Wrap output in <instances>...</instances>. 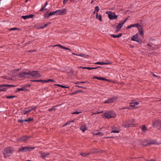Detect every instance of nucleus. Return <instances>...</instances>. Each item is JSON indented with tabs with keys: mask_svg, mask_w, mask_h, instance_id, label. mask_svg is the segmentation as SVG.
I'll return each mask as SVG.
<instances>
[{
	"mask_svg": "<svg viewBox=\"0 0 161 161\" xmlns=\"http://www.w3.org/2000/svg\"><path fill=\"white\" fill-rule=\"evenodd\" d=\"M28 75H31L36 78H39L41 76V75L37 71L21 72V78L23 77H29Z\"/></svg>",
	"mask_w": 161,
	"mask_h": 161,
	"instance_id": "nucleus-1",
	"label": "nucleus"
},
{
	"mask_svg": "<svg viewBox=\"0 0 161 161\" xmlns=\"http://www.w3.org/2000/svg\"><path fill=\"white\" fill-rule=\"evenodd\" d=\"M14 151V148L12 147H8L4 149L2 152L6 158L10 156L13 153Z\"/></svg>",
	"mask_w": 161,
	"mask_h": 161,
	"instance_id": "nucleus-2",
	"label": "nucleus"
},
{
	"mask_svg": "<svg viewBox=\"0 0 161 161\" xmlns=\"http://www.w3.org/2000/svg\"><path fill=\"white\" fill-rule=\"evenodd\" d=\"M104 116L106 118L109 119L115 118L116 116V114L114 111H109L104 113Z\"/></svg>",
	"mask_w": 161,
	"mask_h": 161,
	"instance_id": "nucleus-3",
	"label": "nucleus"
},
{
	"mask_svg": "<svg viewBox=\"0 0 161 161\" xmlns=\"http://www.w3.org/2000/svg\"><path fill=\"white\" fill-rule=\"evenodd\" d=\"M153 127L158 128L161 130V120L159 119L155 120L153 123Z\"/></svg>",
	"mask_w": 161,
	"mask_h": 161,
	"instance_id": "nucleus-4",
	"label": "nucleus"
},
{
	"mask_svg": "<svg viewBox=\"0 0 161 161\" xmlns=\"http://www.w3.org/2000/svg\"><path fill=\"white\" fill-rule=\"evenodd\" d=\"M35 147H32L28 146L21 147V152H25L31 151Z\"/></svg>",
	"mask_w": 161,
	"mask_h": 161,
	"instance_id": "nucleus-5",
	"label": "nucleus"
},
{
	"mask_svg": "<svg viewBox=\"0 0 161 161\" xmlns=\"http://www.w3.org/2000/svg\"><path fill=\"white\" fill-rule=\"evenodd\" d=\"M106 14H108V18L111 19H115L117 18V16L114 13L109 12H107Z\"/></svg>",
	"mask_w": 161,
	"mask_h": 161,
	"instance_id": "nucleus-6",
	"label": "nucleus"
},
{
	"mask_svg": "<svg viewBox=\"0 0 161 161\" xmlns=\"http://www.w3.org/2000/svg\"><path fill=\"white\" fill-rule=\"evenodd\" d=\"M36 108V106L30 107L25 111H23L22 110H21V113H22V114H25L26 113L31 112L32 110H35Z\"/></svg>",
	"mask_w": 161,
	"mask_h": 161,
	"instance_id": "nucleus-7",
	"label": "nucleus"
},
{
	"mask_svg": "<svg viewBox=\"0 0 161 161\" xmlns=\"http://www.w3.org/2000/svg\"><path fill=\"white\" fill-rule=\"evenodd\" d=\"M117 97H113L108 98L106 100V101H104V103H112L114 102L117 99Z\"/></svg>",
	"mask_w": 161,
	"mask_h": 161,
	"instance_id": "nucleus-8",
	"label": "nucleus"
},
{
	"mask_svg": "<svg viewBox=\"0 0 161 161\" xmlns=\"http://www.w3.org/2000/svg\"><path fill=\"white\" fill-rule=\"evenodd\" d=\"M56 15H63L66 13V9L65 8H63L61 9H58L56 11Z\"/></svg>",
	"mask_w": 161,
	"mask_h": 161,
	"instance_id": "nucleus-9",
	"label": "nucleus"
},
{
	"mask_svg": "<svg viewBox=\"0 0 161 161\" xmlns=\"http://www.w3.org/2000/svg\"><path fill=\"white\" fill-rule=\"evenodd\" d=\"M135 125L134 124H131L128 121L124 123L123 124V126L125 128L130 127Z\"/></svg>",
	"mask_w": 161,
	"mask_h": 161,
	"instance_id": "nucleus-10",
	"label": "nucleus"
},
{
	"mask_svg": "<svg viewBox=\"0 0 161 161\" xmlns=\"http://www.w3.org/2000/svg\"><path fill=\"white\" fill-rule=\"evenodd\" d=\"M39 154L41 157L43 158H45L50 154L48 152L45 153L42 151L39 152Z\"/></svg>",
	"mask_w": 161,
	"mask_h": 161,
	"instance_id": "nucleus-11",
	"label": "nucleus"
},
{
	"mask_svg": "<svg viewBox=\"0 0 161 161\" xmlns=\"http://www.w3.org/2000/svg\"><path fill=\"white\" fill-rule=\"evenodd\" d=\"M131 39L132 41H135L139 42V40L138 39V34L136 33V34L132 36L131 37Z\"/></svg>",
	"mask_w": 161,
	"mask_h": 161,
	"instance_id": "nucleus-12",
	"label": "nucleus"
},
{
	"mask_svg": "<svg viewBox=\"0 0 161 161\" xmlns=\"http://www.w3.org/2000/svg\"><path fill=\"white\" fill-rule=\"evenodd\" d=\"M34 15L33 14H30L29 15H23L21 16V18L23 19H28L32 18L34 16Z\"/></svg>",
	"mask_w": 161,
	"mask_h": 161,
	"instance_id": "nucleus-13",
	"label": "nucleus"
},
{
	"mask_svg": "<svg viewBox=\"0 0 161 161\" xmlns=\"http://www.w3.org/2000/svg\"><path fill=\"white\" fill-rule=\"evenodd\" d=\"M140 27V25L138 23L132 25H130L127 28V29H130L133 27H136L138 28Z\"/></svg>",
	"mask_w": 161,
	"mask_h": 161,
	"instance_id": "nucleus-14",
	"label": "nucleus"
},
{
	"mask_svg": "<svg viewBox=\"0 0 161 161\" xmlns=\"http://www.w3.org/2000/svg\"><path fill=\"white\" fill-rule=\"evenodd\" d=\"M126 20L125 21H123L122 23L119 24L116 27L117 29L118 30L120 29L122 27L123 25L125 23Z\"/></svg>",
	"mask_w": 161,
	"mask_h": 161,
	"instance_id": "nucleus-15",
	"label": "nucleus"
},
{
	"mask_svg": "<svg viewBox=\"0 0 161 161\" xmlns=\"http://www.w3.org/2000/svg\"><path fill=\"white\" fill-rule=\"evenodd\" d=\"M137 28L141 36H142L143 35V28H142L141 26L140 25V27H139Z\"/></svg>",
	"mask_w": 161,
	"mask_h": 161,
	"instance_id": "nucleus-16",
	"label": "nucleus"
},
{
	"mask_svg": "<svg viewBox=\"0 0 161 161\" xmlns=\"http://www.w3.org/2000/svg\"><path fill=\"white\" fill-rule=\"evenodd\" d=\"M33 118H30L28 119H26L25 120H21V122H30V121H33Z\"/></svg>",
	"mask_w": 161,
	"mask_h": 161,
	"instance_id": "nucleus-17",
	"label": "nucleus"
},
{
	"mask_svg": "<svg viewBox=\"0 0 161 161\" xmlns=\"http://www.w3.org/2000/svg\"><path fill=\"white\" fill-rule=\"evenodd\" d=\"M28 137H27L25 136H23L22 137H21V141H23L24 142H26L28 139Z\"/></svg>",
	"mask_w": 161,
	"mask_h": 161,
	"instance_id": "nucleus-18",
	"label": "nucleus"
},
{
	"mask_svg": "<svg viewBox=\"0 0 161 161\" xmlns=\"http://www.w3.org/2000/svg\"><path fill=\"white\" fill-rule=\"evenodd\" d=\"M138 103L137 102H131L130 103V106L131 107H135L138 104Z\"/></svg>",
	"mask_w": 161,
	"mask_h": 161,
	"instance_id": "nucleus-19",
	"label": "nucleus"
},
{
	"mask_svg": "<svg viewBox=\"0 0 161 161\" xmlns=\"http://www.w3.org/2000/svg\"><path fill=\"white\" fill-rule=\"evenodd\" d=\"M90 154V153H80V154L83 157H86L88 155H89Z\"/></svg>",
	"mask_w": 161,
	"mask_h": 161,
	"instance_id": "nucleus-20",
	"label": "nucleus"
},
{
	"mask_svg": "<svg viewBox=\"0 0 161 161\" xmlns=\"http://www.w3.org/2000/svg\"><path fill=\"white\" fill-rule=\"evenodd\" d=\"M14 86L13 85H10L8 84H6V85H0V88L4 86H7L8 87H11V86Z\"/></svg>",
	"mask_w": 161,
	"mask_h": 161,
	"instance_id": "nucleus-21",
	"label": "nucleus"
},
{
	"mask_svg": "<svg viewBox=\"0 0 161 161\" xmlns=\"http://www.w3.org/2000/svg\"><path fill=\"white\" fill-rule=\"evenodd\" d=\"M96 18L100 21L102 20V18L101 15H98L97 12L96 13Z\"/></svg>",
	"mask_w": 161,
	"mask_h": 161,
	"instance_id": "nucleus-22",
	"label": "nucleus"
},
{
	"mask_svg": "<svg viewBox=\"0 0 161 161\" xmlns=\"http://www.w3.org/2000/svg\"><path fill=\"white\" fill-rule=\"evenodd\" d=\"M19 69H17L14 70L13 71V73H16V74H15L14 75V76H18V75H19V73H16L17 71H19Z\"/></svg>",
	"mask_w": 161,
	"mask_h": 161,
	"instance_id": "nucleus-23",
	"label": "nucleus"
},
{
	"mask_svg": "<svg viewBox=\"0 0 161 161\" xmlns=\"http://www.w3.org/2000/svg\"><path fill=\"white\" fill-rule=\"evenodd\" d=\"M142 131L145 133H146L147 130L146 126L145 125H143L142 128Z\"/></svg>",
	"mask_w": 161,
	"mask_h": 161,
	"instance_id": "nucleus-24",
	"label": "nucleus"
},
{
	"mask_svg": "<svg viewBox=\"0 0 161 161\" xmlns=\"http://www.w3.org/2000/svg\"><path fill=\"white\" fill-rule=\"evenodd\" d=\"M80 129L83 132L87 130L86 126L84 125L81 126L80 128Z\"/></svg>",
	"mask_w": 161,
	"mask_h": 161,
	"instance_id": "nucleus-25",
	"label": "nucleus"
},
{
	"mask_svg": "<svg viewBox=\"0 0 161 161\" xmlns=\"http://www.w3.org/2000/svg\"><path fill=\"white\" fill-rule=\"evenodd\" d=\"M122 35V34L120 33L118 35H112L111 36L113 37L114 38H119Z\"/></svg>",
	"mask_w": 161,
	"mask_h": 161,
	"instance_id": "nucleus-26",
	"label": "nucleus"
},
{
	"mask_svg": "<svg viewBox=\"0 0 161 161\" xmlns=\"http://www.w3.org/2000/svg\"><path fill=\"white\" fill-rule=\"evenodd\" d=\"M83 92V91H81V90H76L75 92H73L72 94H71V95H73L76 94L78 93V92Z\"/></svg>",
	"mask_w": 161,
	"mask_h": 161,
	"instance_id": "nucleus-27",
	"label": "nucleus"
},
{
	"mask_svg": "<svg viewBox=\"0 0 161 161\" xmlns=\"http://www.w3.org/2000/svg\"><path fill=\"white\" fill-rule=\"evenodd\" d=\"M73 54L74 55H76L77 56H79L84 57H86V55L84 54H82V53L80 54L79 55L76 54H75L74 53H73Z\"/></svg>",
	"mask_w": 161,
	"mask_h": 161,
	"instance_id": "nucleus-28",
	"label": "nucleus"
},
{
	"mask_svg": "<svg viewBox=\"0 0 161 161\" xmlns=\"http://www.w3.org/2000/svg\"><path fill=\"white\" fill-rule=\"evenodd\" d=\"M95 64H100V65H103L104 64H108L106 63H105L103 62H97L95 63Z\"/></svg>",
	"mask_w": 161,
	"mask_h": 161,
	"instance_id": "nucleus-29",
	"label": "nucleus"
},
{
	"mask_svg": "<svg viewBox=\"0 0 161 161\" xmlns=\"http://www.w3.org/2000/svg\"><path fill=\"white\" fill-rule=\"evenodd\" d=\"M94 78L100 80H106V79L105 78L103 77H94Z\"/></svg>",
	"mask_w": 161,
	"mask_h": 161,
	"instance_id": "nucleus-30",
	"label": "nucleus"
},
{
	"mask_svg": "<svg viewBox=\"0 0 161 161\" xmlns=\"http://www.w3.org/2000/svg\"><path fill=\"white\" fill-rule=\"evenodd\" d=\"M93 135H99L100 136H103V133L102 132H98L97 133H93Z\"/></svg>",
	"mask_w": 161,
	"mask_h": 161,
	"instance_id": "nucleus-31",
	"label": "nucleus"
},
{
	"mask_svg": "<svg viewBox=\"0 0 161 161\" xmlns=\"http://www.w3.org/2000/svg\"><path fill=\"white\" fill-rule=\"evenodd\" d=\"M59 47L62 49H65L69 50L70 51H71V50L70 49H69L68 48L66 47H65L62 46V45H59Z\"/></svg>",
	"mask_w": 161,
	"mask_h": 161,
	"instance_id": "nucleus-32",
	"label": "nucleus"
},
{
	"mask_svg": "<svg viewBox=\"0 0 161 161\" xmlns=\"http://www.w3.org/2000/svg\"><path fill=\"white\" fill-rule=\"evenodd\" d=\"M56 15V11H54V12H50V13L49 14V16H52V15Z\"/></svg>",
	"mask_w": 161,
	"mask_h": 161,
	"instance_id": "nucleus-33",
	"label": "nucleus"
},
{
	"mask_svg": "<svg viewBox=\"0 0 161 161\" xmlns=\"http://www.w3.org/2000/svg\"><path fill=\"white\" fill-rule=\"evenodd\" d=\"M47 2H46L45 3V5L40 9V11H42L44 10V7L46 6L47 4Z\"/></svg>",
	"mask_w": 161,
	"mask_h": 161,
	"instance_id": "nucleus-34",
	"label": "nucleus"
},
{
	"mask_svg": "<svg viewBox=\"0 0 161 161\" xmlns=\"http://www.w3.org/2000/svg\"><path fill=\"white\" fill-rule=\"evenodd\" d=\"M142 144L144 146H148L150 144H155V143H154L153 142H151L150 143H147V144H145L144 142H143L142 143Z\"/></svg>",
	"mask_w": 161,
	"mask_h": 161,
	"instance_id": "nucleus-35",
	"label": "nucleus"
},
{
	"mask_svg": "<svg viewBox=\"0 0 161 161\" xmlns=\"http://www.w3.org/2000/svg\"><path fill=\"white\" fill-rule=\"evenodd\" d=\"M16 97V96H8L6 97L7 98H8V99H11V98H15Z\"/></svg>",
	"mask_w": 161,
	"mask_h": 161,
	"instance_id": "nucleus-36",
	"label": "nucleus"
},
{
	"mask_svg": "<svg viewBox=\"0 0 161 161\" xmlns=\"http://www.w3.org/2000/svg\"><path fill=\"white\" fill-rule=\"evenodd\" d=\"M83 69H86L89 70H92L93 69V68L92 67H81Z\"/></svg>",
	"mask_w": 161,
	"mask_h": 161,
	"instance_id": "nucleus-37",
	"label": "nucleus"
},
{
	"mask_svg": "<svg viewBox=\"0 0 161 161\" xmlns=\"http://www.w3.org/2000/svg\"><path fill=\"white\" fill-rule=\"evenodd\" d=\"M54 80L51 79H49L47 80H45V82H54Z\"/></svg>",
	"mask_w": 161,
	"mask_h": 161,
	"instance_id": "nucleus-38",
	"label": "nucleus"
},
{
	"mask_svg": "<svg viewBox=\"0 0 161 161\" xmlns=\"http://www.w3.org/2000/svg\"><path fill=\"white\" fill-rule=\"evenodd\" d=\"M7 90V88L6 87L3 88L1 89H0V92L3 91V92H5Z\"/></svg>",
	"mask_w": 161,
	"mask_h": 161,
	"instance_id": "nucleus-39",
	"label": "nucleus"
},
{
	"mask_svg": "<svg viewBox=\"0 0 161 161\" xmlns=\"http://www.w3.org/2000/svg\"><path fill=\"white\" fill-rule=\"evenodd\" d=\"M32 81H34V82H42V81H44V82H45V80H32Z\"/></svg>",
	"mask_w": 161,
	"mask_h": 161,
	"instance_id": "nucleus-40",
	"label": "nucleus"
},
{
	"mask_svg": "<svg viewBox=\"0 0 161 161\" xmlns=\"http://www.w3.org/2000/svg\"><path fill=\"white\" fill-rule=\"evenodd\" d=\"M112 130H113V131L111 132V133L112 132H115V133H119V130H114V129L113 128Z\"/></svg>",
	"mask_w": 161,
	"mask_h": 161,
	"instance_id": "nucleus-41",
	"label": "nucleus"
},
{
	"mask_svg": "<svg viewBox=\"0 0 161 161\" xmlns=\"http://www.w3.org/2000/svg\"><path fill=\"white\" fill-rule=\"evenodd\" d=\"M99 10V8L98 6H97L95 8V10L98 13Z\"/></svg>",
	"mask_w": 161,
	"mask_h": 161,
	"instance_id": "nucleus-42",
	"label": "nucleus"
},
{
	"mask_svg": "<svg viewBox=\"0 0 161 161\" xmlns=\"http://www.w3.org/2000/svg\"><path fill=\"white\" fill-rule=\"evenodd\" d=\"M74 122V120H72V121H69V122H67L65 124V125H69L70 124V123L71 122Z\"/></svg>",
	"mask_w": 161,
	"mask_h": 161,
	"instance_id": "nucleus-43",
	"label": "nucleus"
},
{
	"mask_svg": "<svg viewBox=\"0 0 161 161\" xmlns=\"http://www.w3.org/2000/svg\"><path fill=\"white\" fill-rule=\"evenodd\" d=\"M81 113V111H79V112H78L77 111H76V112H74L73 113H72V114H78L80 113Z\"/></svg>",
	"mask_w": 161,
	"mask_h": 161,
	"instance_id": "nucleus-44",
	"label": "nucleus"
},
{
	"mask_svg": "<svg viewBox=\"0 0 161 161\" xmlns=\"http://www.w3.org/2000/svg\"><path fill=\"white\" fill-rule=\"evenodd\" d=\"M55 108H54L53 107V108L49 109L48 110L50 112H51L53 110H55Z\"/></svg>",
	"mask_w": 161,
	"mask_h": 161,
	"instance_id": "nucleus-45",
	"label": "nucleus"
},
{
	"mask_svg": "<svg viewBox=\"0 0 161 161\" xmlns=\"http://www.w3.org/2000/svg\"><path fill=\"white\" fill-rule=\"evenodd\" d=\"M49 16H49V14H46L44 15V17L46 18H48Z\"/></svg>",
	"mask_w": 161,
	"mask_h": 161,
	"instance_id": "nucleus-46",
	"label": "nucleus"
},
{
	"mask_svg": "<svg viewBox=\"0 0 161 161\" xmlns=\"http://www.w3.org/2000/svg\"><path fill=\"white\" fill-rule=\"evenodd\" d=\"M103 111H101V112H97V113H96L94 112H93V113H92V114H99L100 113H101Z\"/></svg>",
	"mask_w": 161,
	"mask_h": 161,
	"instance_id": "nucleus-47",
	"label": "nucleus"
},
{
	"mask_svg": "<svg viewBox=\"0 0 161 161\" xmlns=\"http://www.w3.org/2000/svg\"><path fill=\"white\" fill-rule=\"evenodd\" d=\"M61 87L63 88H68L69 87L62 85Z\"/></svg>",
	"mask_w": 161,
	"mask_h": 161,
	"instance_id": "nucleus-48",
	"label": "nucleus"
},
{
	"mask_svg": "<svg viewBox=\"0 0 161 161\" xmlns=\"http://www.w3.org/2000/svg\"><path fill=\"white\" fill-rule=\"evenodd\" d=\"M129 109V108L128 107H123L121 108V109Z\"/></svg>",
	"mask_w": 161,
	"mask_h": 161,
	"instance_id": "nucleus-49",
	"label": "nucleus"
},
{
	"mask_svg": "<svg viewBox=\"0 0 161 161\" xmlns=\"http://www.w3.org/2000/svg\"><path fill=\"white\" fill-rule=\"evenodd\" d=\"M17 29L15 28H11V29H10V30L11 31H12V30H15L16 29Z\"/></svg>",
	"mask_w": 161,
	"mask_h": 161,
	"instance_id": "nucleus-50",
	"label": "nucleus"
},
{
	"mask_svg": "<svg viewBox=\"0 0 161 161\" xmlns=\"http://www.w3.org/2000/svg\"><path fill=\"white\" fill-rule=\"evenodd\" d=\"M20 90H21V91H22V90H26L27 89H25V88H21Z\"/></svg>",
	"mask_w": 161,
	"mask_h": 161,
	"instance_id": "nucleus-51",
	"label": "nucleus"
},
{
	"mask_svg": "<svg viewBox=\"0 0 161 161\" xmlns=\"http://www.w3.org/2000/svg\"><path fill=\"white\" fill-rule=\"evenodd\" d=\"M67 1H63V2L64 4L67 3Z\"/></svg>",
	"mask_w": 161,
	"mask_h": 161,
	"instance_id": "nucleus-52",
	"label": "nucleus"
},
{
	"mask_svg": "<svg viewBox=\"0 0 161 161\" xmlns=\"http://www.w3.org/2000/svg\"><path fill=\"white\" fill-rule=\"evenodd\" d=\"M76 86H78V87H80V88H85L84 87H83L82 86H78V85H77Z\"/></svg>",
	"mask_w": 161,
	"mask_h": 161,
	"instance_id": "nucleus-53",
	"label": "nucleus"
},
{
	"mask_svg": "<svg viewBox=\"0 0 161 161\" xmlns=\"http://www.w3.org/2000/svg\"><path fill=\"white\" fill-rule=\"evenodd\" d=\"M56 85L58 86L61 87L62 86V85H59V84H57Z\"/></svg>",
	"mask_w": 161,
	"mask_h": 161,
	"instance_id": "nucleus-54",
	"label": "nucleus"
},
{
	"mask_svg": "<svg viewBox=\"0 0 161 161\" xmlns=\"http://www.w3.org/2000/svg\"><path fill=\"white\" fill-rule=\"evenodd\" d=\"M80 83H86V82L82 81H80Z\"/></svg>",
	"mask_w": 161,
	"mask_h": 161,
	"instance_id": "nucleus-55",
	"label": "nucleus"
},
{
	"mask_svg": "<svg viewBox=\"0 0 161 161\" xmlns=\"http://www.w3.org/2000/svg\"><path fill=\"white\" fill-rule=\"evenodd\" d=\"M47 25V24H45L44 26H43L42 28H44V27H46Z\"/></svg>",
	"mask_w": 161,
	"mask_h": 161,
	"instance_id": "nucleus-56",
	"label": "nucleus"
},
{
	"mask_svg": "<svg viewBox=\"0 0 161 161\" xmlns=\"http://www.w3.org/2000/svg\"><path fill=\"white\" fill-rule=\"evenodd\" d=\"M79 83H80V82H77L75 83V84H79Z\"/></svg>",
	"mask_w": 161,
	"mask_h": 161,
	"instance_id": "nucleus-57",
	"label": "nucleus"
},
{
	"mask_svg": "<svg viewBox=\"0 0 161 161\" xmlns=\"http://www.w3.org/2000/svg\"><path fill=\"white\" fill-rule=\"evenodd\" d=\"M20 91V88H18V90L17 91V92H19Z\"/></svg>",
	"mask_w": 161,
	"mask_h": 161,
	"instance_id": "nucleus-58",
	"label": "nucleus"
},
{
	"mask_svg": "<svg viewBox=\"0 0 161 161\" xmlns=\"http://www.w3.org/2000/svg\"><path fill=\"white\" fill-rule=\"evenodd\" d=\"M59 45H60V44L56 45H54V47H56V46H59Z\"/></svg>",
	"mask_w": 161,
	"mask_h": 161,
	"instance_id": "nucleus-59",
	"label": "nucleus"
},
{
	"mask_svg": "<svg viewBox=\"0 0 161 161\" xmlns=\"http://www.w3.org/2000/svg\"><path fill=\"white\" fill-rule=\"evenodd\" d=\"M153 75L155 77H157V76L154 74H153Z\"/></svg>",
	"mask_w": 161,
	"mask_h": 161,
	"instance_id": "nucleus-60",
	"label": "nucleus"
},
{
	"mask_svg": "<svg viewBox=\"0 0 161 161\" xmlns=\"http://www.w3.org/2000/svg\"><path fill=\"white\" fill-rule=\"evenodd\" d=\"M98 67H92V68H93V69H96Z\"/></svg>",
	"mask_w": 161,
	"mask_h": 161,
	"instance_id": "nucleus-61",
	"label": "nucleus"
},
{
	"mask_svg": "<svg viewBox=\"0 0 161 161\" xmlns=\"http://www.w3.org/2000/svg\"><path fill=\"white\" fill-rule=\"evenodd\" d=\"M150 161H156L154 159H151Z\"/></svg>",
	"mask_w": 161,
	"mask_h": 161,
	"instance_id": "nucleus-62",
	"label": "nucleus"
},
{
	"mask_svg": "<svg viewBox=\"0 0 161 161\" xmlns=\"http://www.w3.org/2000/svg\"><path fill=\"white\" fill-rule=\"evenodd\" d=\"M147 46H149V47H151V46H150L149 44H148L147 45Z\"/></svg>",
	"mask_w": 161,
	"mask_h": 161,
	"instance_id": "nucleus-63",
	"label": "nucleus"
},
{
	"mask_svg": "<svg viewBox=\"0 0 161 161\" xmlns=\"http://www.w3.org/2000/svg\"><path fill=\"white\" fill-rule=\"evenodd\" d=\"M96 11L95 10V11L93 12V13L94 14H95V12H96Z\"/></svg>",
	"mask_w": 161,
	"mask_h": 161,
	"instance_id": "nucleus-64",
	"label": "nucleus"
}]
</instances>
